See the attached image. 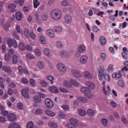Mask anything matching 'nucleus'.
I'll return each mask as SVG.
<instances>
[{
	"label": "nucleus",
	"mask_w": 128,
	"mask_h": 128,
	"mask_svg": "<svg viewBox=\"0 0 128 128\" xmlns=\"http://www.w3.org/2000/svg\"><path fill=\"white\" fill-rule=\"evenodd\" d=\"M50 16L52 20H58L62 18V12L58 9H55L52 10L50 12Z\"/></svg>",
	"instance_id": "obj_1"
},
{
	"label": "nucleus",
	"mask_w": 128,
	"mask_h": 128,
	"mask_svg": "<svg viewBox=\"0 0 128 128\" xmlns=\"http://www.w3.org/2000/svg\"><path fill=\"white\" fill-rule=\"evenodd\" d=\"M71 72L75 78H82V74H80V72L76 70L72 69L71 70Z\"/></svg>",
	"instance_id": "obj_2"
},
{
	"label": "nucleus",
	"mask_w": 128,
	"mask_h": 128,
	"mask_svg": "<svg viewBox=\"0 0 128 128\" xmlns=\"http://www.w3.org/2000/svg\"><path fill=\"white\" fill-rule=\"evenodd\" d=\"M57 68L61 72H66V67L62 64L58 63L57 64Z\"/></svg>",
	"instance_id": "obj_3"
},
{
	"label": "nucleus",
	"mask_w": 128,
	"mask_h": 128,
	"mask_svg": "<svg viewBox=\"0 0 128 128\" xmlns=\"http://www.w3.org/2000/svg\"><path fill=\"white\" fill-rule=\"evenodd\" d=\"M72 16L70 14H67L64 16V22L65 24H70L72 22Z\"/></svg>",
	"instance_id": "obj_4"
},
{
	"label": "nucleus",
	"mask_w": 128,
	"mask_h": 128,
	"mask_svg": "<svg viewBox=\"0 0 128 128\" xmlns=\"http://www.w3.org/2000/svg\"><path fill=\"white\" fill-rule=\"evenodd\" d=\"M60 55L62 58H70V52L67 51H60Z\"/></svg>",
	"instance_id": "obj_5"
},
{
	"label": "nucleus",
	"mask_w": 128,
	"mask_h": 128,
	"mask_svg": "<svg viewBox=\"0 0 128 128\" xmlns=\"http://www.w3.org/2000/svg\"><path fill=\"white\" fill-rule=\"evenodd\" d=\"M45 104L47 108H52L54 106V102L49 98H47L45 100Z\"/></svg>",
	"instance_id": "obj_6"
},
{
	"label": "nucleus",
	"mask_w": 128,
	"mask_h": 128,
	"mask_svg": "<svg viewBox=\"0 0 128 128\" xmlns=\"http://www.w3.org/2000/svg\"><path fill=\"white\" fill-rule=\"evenodd\" d=\"M7 118L10 122H14L16 120V116L14 113L8 114Z\"/></svg>",
	"instance_id": "obj_7"
},
{
	"label": "nucleus",
	"mask_w": 128,
	"mask_h": 128,
	"mask_svg": "<svg viewBox=\"0 0 128 128\" xmlns=\"http://www.w3.org/2000/svg\"><path fill=\"white\" fill-rule=\"evenodd\" d=\"M82 92L85 94H91L92 91L88 87L82 86L80 88Z\"/></svg>",
	"instance_id": "obj_8"
},
{
	"label": "nucleus",
	"mask_w": 128,
	"mask_h": 128,
	"mask_svg": "<svg viewBox=\"0 0 128 128\" xmlns=\"http://www.w3.org/2000/svg\"><path fill=\"white\" fill-rule=\"evenodd\" d=\"M78 50L80 52V54H84L86 50V46L82 44L80 45L78 47Z\"/></svg>",
	"instance_id": "obj_9"
},
{
	"label": "nucleus",
	"mask_w": 128,
	"mask_h": 128,
	"mask_svg": "<svg viewBox=\"0 0 128 128\" xmlns=\"http://www.w3.org/2000/svg\"><path fill=\"white\" fill-rule=\"evenodd\" d=\"M18 70L20 74H28V70L25 68H23L22 66H19Z\"/></svg>",
	"instance_id": "obj_10"
},
{
	"label": "nucleus",
	"mask_w": 128,
	"mask_h": 128,
	"mask_svg": "<svg viewBox=\"0 0 128 128\" xmlns=\"http://www.w3.org/2000/svg\"><path fill=\"white\" fill-rule=\"evenodd\" d=\"M88 57L87 56L83 55L80 58V62L82 64H86V62H88Z\"/></svg>",
	"instance_id": "obj_11"
},
{
	"label": "nucleus",
	"mask_w": 128,
	"mask_h": 128,
	"mask_svg": "<svg viewBox=\"0 0 128 128\" xmlns=\"http://www.w3.org/2000/svg\"><path fill=\"white\" fill-rule=\"evenodd\" d=\"M83 74L84 78L87 80H92V75L88 71H85Z\"/></svg>",
	"instance_id": "obj_12"
},
{
	"label": "nucleus",
	"mask_w": 128,
	"mask_h": 128,
	"mask_svg": "<svg viewBox=\"0 0 128 128\" xmlns=\"http://www.w3.org/2000/svg\"><path fill=\"white\" fill-rule=\"evenodd\" d=\"M122 70H120L118 72H114L112 74V78H122Z\"/></svg>",
	"instance_id": "obj_13"
},
{
	"label": "nucleus",
	"mask_w": 128,
	"mask_h": 128,
	"mask_svg": "<svg viewBox=\"0 0 128 128\" xmlns=\"http://www.w3.org/2000/svg\"><path fill=\"white\" fill-rule=\"evenodd\" d=\"M118 16V10H116V14L114 16L112 14H110V16H109V20H113V21L116 20V18Z\"/></svg>",
	"instance_id": "obj_14"
},
{
	"label": "nucleus",
	"mask_w": 128,
	"mask_h": 128,
	"mask_svg": "<svg viewBox=\"0 0 128 128\" xmlns=\"http://www.w3.org/2000/svg\"><path fill=\"white\" fill-rule=\"evenodd\" d=\"M28 88H25L23 89L22 92V96H24V98H26L30 97V96H28Z\"/></svg>",
	"instance_id": "obj_15"
},
{
	"label": "nucleus",
	"mask_w": 128,
	"mask_h": 128,
	"mask_svg": "<svg viewBox=\"0 0 128 128\" xmlns=\"http://www.w3.org/2000/svg\"><path fill=\"white\" fill-rule=\"evenodd\" d=\"M48 18V12H44L41 16V20L42 22H46Z\"/></svg>",
	"instance_id": "obj_16"
},
{
	"label": "nucleus",
	"mask_w": 128,
	"mask_h": 128,
	"mask_svg": "<svg viewBox=\"0 0 128 128\" xmlns=\"http://www.w3.org/2000/svg\"><path fill=\"white\" fill-rule=\"evenodd\" d=\"M99 42L103 46L106 44V37L104 36H100V38Z\"/></svg>",
	"instance_id": "obj_17"
},
{
	"label": "nucleus",
	"mask_w": 128,
	"mask_h": 128,
	"mask_svg": "<svg viewBox=\"0 0 128 128\" xmlns=\"http://www.w3.org/2000/svg\"><path fill=\"white\" fill-rule=\"evenodd\" d=\"M49 90L51 92H54V94H58V88L54 86H50L49 88Z\"/></svg>",
	"instance_id": "obj_18"
},
{
	"label": "nucleus",
	"mask_w": 128,
	"mask_h": 128,
	"mask_svg": "<svg viewBox=\"0 0 128 128\" xmlns=\"http://www.w3.org/2000/svg\"><path fill=\"white\" fill-rule=\"evenodd\" d=\"M46 34L50 38H54V30H52L48 29L46 30Z\"/></svg>",
	"instance_id": "obj_19"
},
{
	"label": "nucleus",
	"mask_w": 128,
	"mask_h": 128,
	"mask_svg": "<svg viewBox=\"0 0 128 128\" xmlns=\"http://www.w3.org/2000/svg\"><path fill=\"white\" fill-rule=\"evenodd\" d=\"M87 114L88 116H94L96 114V111H94L91 109L88 110L87 111Z\"/></svg>",
	"instance_id": "obj_20"
},
{
	"label": "nucleus",
	"mask_w": 128,
	"mask_h": 128,
	"mask_svg": "<svg viewBox=\"0 0 128 128\" xmlns=\"http://www.w3.org/2000/svg\"><path fill=\"white\" fill-rule=\"evenodd\" d=\"M70 82L71 84H72L74 86H80V83L76 82V80L74 79H70Z\"/></svg>",
	"instance_id": "obj_21"
},
{
	"label": "nucleus",
	"mask_w": 128,
	"mask_h": 128,
	"mask_svg": "<svg viewBox=\"0 0 128 128\" xmlns=\"http://www.w3.org/2000/svg\"><path fill=\"white\" fill-rule=\"evenodd\" d=\"M86 86H88V88H90L91 90H94V84L92 83V82H86Z\"/></svg>",
	"instance_id": "obj_22"
},
{
	"label": "nucleus",
	"mask_w": 128,
	"mask_h": 128,
	"mask_svg": "<svg viewBox=\"0 0 128 128\" xmlns=\"http://www.w3.org/2000/svg\"><path fill=\"white\" fill-rule=\"evenodd\" d=\"M77 100H78L80 102H83L84 104L88 102V99L84 97L79 96L77 98Z\"/></svg>",
	"instance_id": "obj_23"
},
{
	"label": "nucleus",
	"mask_w": 128,
	"mask_h": 128,
	"mask_svg": "<svg viewBox=\"0 0 128 128\" xmlns=\"http://www.w3.org/2000/svg\"><path fill=\"white\" fill-rule=\"evenodd\" d=\"M34 102L36 104H40L42 102V98L38 96H36L34 98Z\"/></svg>",
	"instance_id": "obj_24"
},
{
	"label": "nucleus",
	"mask_w": 128,
	"mask_h": 128,
	"mask_svg": "<svg viewBox=\"0 0 128 128\" xmlns=\"http://www.w3.org/2000/svg\"><path fill=\"white\" fill-rule=\"evenodd\" d=\"M16 16L17 20H21L22 18V13L20 12H16Z\"/></svg>",
	"instance_id": "obj_25"
},
{
	"label": "nucleus",
	"mask_w": 128,
	"mask_h": 128,
	"mask_svg": "<svg viewBox=\"0 0 128 128\" xmlns=\"http://www.w3.org/2000/svg\"><path fill=\"white\" fill-rule=\"evenodd\" d=\"M54 30L56 32H62V27L59 26H55L54 27Z\"/></svg>",
	"instance_id": "obj_26"
},
{
	"label": "nucleus",
	"mask_w": 128,
	"mask_h": 128,
	"mask_svg": "<svg viewBox=\"0 0 128 128\" xmlns=\"http://www.w3.org/2000/svg\"><path fill=\"white\" fill-rule=\"evenodd\" d=\"M45 112L47 116H54L56 114L54 112L48 110H46Z\"/></svg>",
	"instance_id": "obj_27"
},
{
	"label": "nucleus",
	"mask_w": 128,
	"mask_h": 128,
	"mask_svg": "<svg viewBox=\"0 0 128 128\" xmlns=\"http://www.w3.org/2000/svg\"><path fill=\"white\" fill-rule=\"evenodd\" d=\"M33 4L34 8H38L40 6V1H38V0H34Z\"/></svg>",
	"instance_id": "obj_28"
},
{
	"label": "nucleus",
	"mask_w": 128,
	"mask_h": 128,
	"mask_svg": "<svg viewBox=\"0 0 128 128\" xmlns=\"http://www.w3.org/2000/svg\"><path fill=\"white\" fill-rule=\"evenodd\" d=\"M40 42L42 44H46V38L44 36H40Z\"/></svg>",
	"instance_id": "obj_29"
},
{
	"label": "nucleus",
	"mask_w": 128,
	"mask_h": 128,
	"mask_svg": "<svg viewBox=\"0 0 128 128\" xmlns=\"http://www.w3.org/2000/svg\"><path fill=\"white\" fill-rule=\"evenodd\" d=\"M37 65L38 68L40 70H44V62L42 61L38 62Z\"/></svg>",
	"instance_id": "obj_30"
},
{
	"label": "nucleus",
	"mask_w": 128,
	"mask_h": 128,
	"mask_svg": "<svg viewBox=\"0 0 128 128\" xmlns=\"http://www.w3.org/2000/svg\"><path fill=\"white\" fill-rule=\"evenodd\" d=\"M63 84L66 88H70L72 87V86L68 81H64L63 82Z\"/></svg>",
	"instance_id": "obj_31"
},
{
	"label": "nucleus",
	"mask_w": 128,
	"mask_h": 128,
	"mask_svg": "<svg viewBox=\"0 0 128 128\" xmlns=\"http://www.w3.org/2000/svg\"><path fill=\"white\" fill-rule=\"evenodd\" d=\"M98 79L100 80H102V76H104V72H103L102 71H100V70H98Z\"/></svg>",
	"instance_id": "obj_32"
},
{
	"label": "nucleus",
	"mask_w": 128,
	"mask_h": 128,
	"mask_svg": "<svg viewBox=\"0 0 128 128\" xmlns=\"http://www.w3.org/2000/svg\"><path fill=\"white\" fill-rule=\"evenodd\" d=\"M44 52L47 56H50V50L48 48H46L44 50Z\"/></svg>",
	"instance_id": "obj_33"
},
{
	"label": "nucleus",
	"mask_w": 128,
	"mask_h": 128,
	"mask_svg": "<svg viewBox=\"0 0 128 128\" xmlns=\"http://www.w3.org/2000/svg\"><path fill=\"white\" fill-rule=\"evenodd\" d=\"M47 80L50 82V84H54V76H49L46 77Z\"/></svg>",
	"instance_id": "obj_34"
},
{
	"label": "nucleus",
	"mask_w": 128,
	"mask_h": 128,
	"mask_svg": "<svg viewBox=\"0 0 128 128\" xmlns=\"http://www.w3.org/2000/svg\"><path fill=\"white\" fill-rule=\"evenodd\" d=\"M44 112V110L40 109V108H38L35 111V114H37L38 116H40V114H42Z\"/></svg>",
	"instance_id": "obj_35"
},
{
	"label": "nucleus",
	"mask_w": 128,
	"mask_h": 128,
	"mask_svg": "<svg viewBox=\"0 0 128 128\" xmlns=\"http://www.w3.org/2000/svg\"><path fill=\"white\" fill-rule=\"evenodd\" d=\"M70 124H73L74 126H78V120H76L74 118H72L70 120Z\"/></svg>",
	"instance_id": "obj_36"
},
{
	"label": "nucleus",
	"mask_w": 128,
	"mask_h": 128,
	"mask_svg": "<svg viewBox=\"0 0 128 128\" xmlns=\"http://www.w3.org/2000/svg\"><path fill=\"white\" fill-rule=\"evenodd\" d=\"M2 70L8 74L12 72V69L10 68L7 67L6 66H4L2 67Z\"/></svg>",
	"instance_id": "obj_37"
},
{
	"label": "nucleus",
	"mask_w": 128,
	"mask_h": 128,
	"mask_svg": "<svg viewBox=\"0 0 128 128\" xmlns=\"http://www.w3.org/2000/svg\"><path fill=\"white\" fill-rule=\"evenodd\" d=\"M18 48L20 50H26V46L22 42H20L18 45Z\"/></svg>",
	"instance_id": "obj_38"
},
{
	"label": "nucleus",
	"mask_w": 128,
	"mask_h": 128,
	"mask_svg": "<svg viewBox=\"0 0 128 128\" xmlns=\"http://www.w3.org/2000/svg\"><path fill=\"white\" fill-rule=\"evenodd\" d=\"M50 128H58V124L54 122H50L48 124Z\"/></svg>",
	"instance_id": "obj_39"
},
{
	"label": "nucleus",
	"mask_w": 128,
	"mask_h": 128,
	"mask_svg": "<svg viewBox=\"0 0 128 128\" xmlns=\"http://www.w3.org/2000/svg\"><path fill=\"white\" fill-rule=\"evenodd\" d=\"M62 6H70V2L66 0H63L62 2Z\"/></svg>",
	"instance_id": "obj_40"
},
{
	"label": "nucleus",
	"mask_w": 128,
	"mask_h": 128,
	"mask_svg": "<svg viewBox=\"0 0 128 128\" xmlns=\"http://www.w3.org/2000/svg\"><path fill=\"white\" fill-rule=\"evenodd\" d=\"M78 112L80 116H86V112L83 110H79Z\"/></svg>",
	"instance_id": "obj_41"
},
{
	"label": "nucleus",
	"mask_w": 128,
	"mask_h": 128,
	"mask_svg": "<svg viewBox=\"0 0 128 128\" xmlns=\"http://www.w3.org/2000/svg\"><path fill=\"white\" fill-rule=\"evenodd\" d=\"M8 128H20V125H18V124H10L8 126Z\"/></svg>",
	"instance_id": "obj_42"
},
{
	"label": "nucleus",
	"mask_w": 128,
	"mask_h": 128,
	"mask_svg": "<svg viewBox=\"0 0 128 128\" xmlns=\"http://www.w3.org/2000/svg\"><path fill=\"white\" fill-rule=\"evenodd\" d=\"M30 30L26 28L24 30V34L26 38H28L30 36Z\"/></svg>",
	"instance_id": "obj_43"
},
{
	"label": "nucleus",
	"mask_w": 128,
	"mask_h": 128,
	"mask_svg": "<svg viewBox=\"0 0 128 128\" xmlns=\"http://www.w3.org/2000/svg\"><path fill=\"white\" fill-rule=\"evenodd\" d=\"M12 63L14 64H18V56H14L13 57H12Z\"/></svg>",
	"instance_id": "obj_44"
},
{
	"label": "nucleus",
	"mask_w": 128,
	"mask_h": 128,
	"mask_svg": "<svg viewBox=\"0 0 128 128\" xmlns=\"http://www.w3.org/2000/svg\"><path fill=\"white\" fill-rule=\"evenodd\" d=\"M56 46H58V48H62L64 46V44L60 41H57L56 42Z\"/></svg>",
	"instance_id": "obj_45"
},
{
	"label": "nucleus",
	"mask_w": 128,
	"mask_h": 128,
	"mask_svg": "<svg viewBox=\"0 0 128 128\" xmlns=\"http://www.w3.org/2000/svg\"><path fill=\"white\" fill-rule=\"evenodd\" d=\"M104 76L106 80L108 82H110V75H108L107 73H104Z\"/></svg>",
	"instance_id": "obj_46"
},
{
	"label": "nucleus",
	"mask_w": 128,
	"mask_h": 128,
	"mask_svg": "<svg viewBox=\"0 0 128 128\" xmlns=\"http://www.w3.org/2000/svg\"><path fill=\"white\" fill-rule=\"evenodd\" d=\"M101 122L102 124H103V126H106L108 125V120L106 118H103Z\"/></svg>",
	"instance_id": "obj_47"
},
{
	"label": "nucleus",
	"mask_w": 128,
	"mask_h": 128,
	"mask_svg": "<svg viewBox=\"0 0 128 128\" xmlns=\"http://www.w3.org/2000/svg\"><path fill=\"white\" fill-rule=\"evenodd\" d=\"M14 54V49H10L8 51V54L10 56H12Z\"/></svg>",
	"instance_id": "obj_48"
},
{
	"label": "nucleus",
	"mask_w": 128,
	"mask_h": 128,
	"mask_svg": "<svg viewBox=\"0 0 128 128\" xmlns=\"http://www.w3.org/2000/svg\"><path fill=\"white\" fill-rule=\"evenodd\" d=\"M26 56L28 60H34V55L32 54L28 53Z\"/></svg>",
	"instance_id": "obj_49"
},
{
	"label": "nucleus",
	"mask_w": 128,
	"mask_h": 128,
	"mask_svg": "<svg viewBox=\"0 0 128 128\" xmlns=\"http://www.w3.org/2000/svg\"><path fill=\"white\" fill-rule=\"evenodd\" d=\"M13 42L14 40H12L11 38H10L8 40V44L10 48H12V46Z\"/></svg>",
	"instance_id": "obj_50"
},
{
	"label": "nucleus",
	"mask_w": 128,
	"mask_h": 128,
	"mask_svg": "<svg viewBox=\"0 0 128 128\" xmlns=\"http://www.w3.org/2000/svg\"><path fill=\"white\" fill-rule=\"evenodd\" d=\"M35 54L37 56H40L42 54V53L40 52V50L38 48H36L34 50Z\"/></svg>",
	"instance_id": "obj_51"
},
{
	"label": "nucleus",
	"mask_w": 128,
	"mask_h": 128,
	"mask_svg": "<svg viewBox=\"0 0 128 128\" xmlns=\"http://www.w3.org/2000/svg\"><path fill=\"white\" fill-rule=\"evenodd\" d=\"M17 108H18V110H22L24 108V105L22 104V103L18 102L17 104Z\"/></svg>",
	"instance_id": "obj_52"
},
{
	"label": "nucleus",
	"mask_w": 128,
	"mask_h": 128,
	"mask_svg": "<svg viewBox=\"0 0 128 128\" xmlns=\"http://www.w3.org/2000/svg\"><path fill=\"white\" fill-rule=\"evenodd\" d=\"M30 83L32 86H36V81L32 78L30 79Z\"/></svg>",
	"instance_id": "obj_53"
},
{
	"label": "nucleus",
	"mask_w": 128,
	"mask_h": 128,
	"mask_svg": "<svg viewBox=\"0 0 128 128\" xmlns=\"http://www.w3.org/2000/svg\"><path fill=\"white\" fill-rule=\"evenodd\" d=\"M27 128H34V123L32 122H30L28 123Z\"/></svg>",
	"instance_id": "obj_54"
},
{
	"label": "nucleus",
	"mask_w": 128,
	"mask_h": 128,
	"mask_svg": "<svg viewBox=\"0 0 128 128\" xmlns=\"http://www.w3.org/2000/svg\"><path fill=\"white\" fill-rule=\"evenodd\" d=\"M122 122H124V124H128V119H126V117L122 116Z\"/></svg>",
	"instance_id": "obj_55"
},
{
	"label": "nucleus",
	"mask_w": 128,
	"mask_h": 128,
	"mask_svg": "<svg viewBox=\"0 0 128 128\" xmlns=\"http://www.w3.org/2000/svg\"><path fill=\"white\" fill-rule=\"evenodd\" d=\"M30 36L31 38H32V40H34V38H36V35L34 34V32H30Z\"/></svg>",
	"instance_id": "obj_56"
},
{
	"label": "nucleus",
	"mask_w": 128,
	"mask_h": 128,
	"mask_svg": "<svg viewBox=\"0 0 128 128\" xmlns=\"http://www.w3.org/2000/svg\"><path fill=\"white\" fill-rule=\"evenodd\" d=\"M66 126H67L68 128H76V126L70 123H68L66 125Z\"/></svg>",
	"instance_id": "obj_57"
},
{
	"label": "nucleus",
	"mask_w": 128,
	"mask_h": 128,
	"mask_svg": "<svg viewBox=\"0 0 128 128\" xmlns=\"http://www.w3.org/2000/svg\"><path fill=\"white\" fill-rule=\"evenodd\" d=\"M59 90L60 92H64V93L68 92V90L64 88H60Z\"/></svg>",
	"instance_id": "obj_58"
},
{
	"label": "nucleus",
	"mask_w": 128,
	"mask_h": 128,
	"mask_svg": "<svg viewBox=\"0 0 128 128\" xmlns=\"http://www.w3.org/2000/svg\"><path fill=\"white\" fill-rule=\"evenodd\" d=\"M13 35L14 36L15 38H16V40H20V36H18V32H14L13 33Z\"/></svg>",
	"instance_id": "obj_59"
},
{
	"label": "nucleus",
	"mask_w": 128,
	"mask_h": 128,
	"mask_svg": "<svg viewBox=\"0 0 128 128\" xmlns=\"http://www.w3.org/2000/svg\"><path fill=\"white\" fill-rule=\"evenodd\" d=\"M16 8V4H10L8 6V8L12 10L14 8Z\"/></svg>",
	"instance_id": "obj_60"
},
{
	"label": "nucleus",
	"mask_w": 128,
	"mask_h": 128,
	"mask_svg": "<svg viewBox=\"0 0 128 128\" xmlns=\"http://www.w3.org/2000/svg\"><path fill=\"white\" fill-rule=\"evenodd\" d=\"M40 84L42 86H48V82L43 80L40 82Z\"/></svg>",
	"instance_id": "obj_61"
},
{
	"label": "nucleus",
	"mask_w": 128,
	"mask_h": 128,
	"mask_svg": "<svg viewBox=\"0 0 128 128\" xmlns=\"http://www.w3.org/2000/svg\"><path fill=\"white\" fill-rule=\"evenodd\" d=\"M122 56L124 60H128V54H126V52H123L122 53Z\"/></svg>",
	"instance_id": "obj_62"
},
{
	"label": "nucleus",
	"mask_w": 128,
	"mask_h": 128,
	"mask_svg": "<svg viewBox=\"0 0 128 128\" xmlns=\"http://www.w3.org/2000/svg\"><path fill=\"white\" fill-rule=\"evenodd\" d=\"M108 72H112V70H114V66L110 64L108 67Z\"/></svg>",
	"instance_id": "obj_63"
},
{
	"label": "nucleus",
	"mask_w": 128,
	"mask_h": 128,
	"mask_svg": "<svg viewBox=\"0 0 128 128\" xmlns=\"http://www.w3.org/2000/svg\"><path fill=\"white\" fill-rule=\"evenodd\" d=\"M0 122H2L3 124H4L6 122V118L1 116L0 117Z\"/></svg>",
	"instance_id": "obj_64"
}]
</instances>
